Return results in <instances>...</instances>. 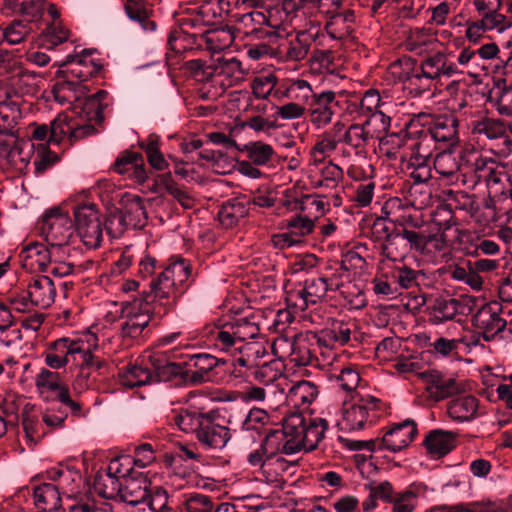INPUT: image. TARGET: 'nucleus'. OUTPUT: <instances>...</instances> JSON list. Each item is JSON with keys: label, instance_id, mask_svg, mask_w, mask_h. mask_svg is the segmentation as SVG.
<instances>
[{"label": "nucleus", "instance_id": "1", "mask_svg": "<svg viewBox=\"0 0 512 512\" xmlns=\"http://www.w3.org/2000/svg\"><path fill=\"white\" fill-rule=\"evenodd\" d=\"M95 324L76 332L72 337H60L50 341L43 352L45 364L59 370L70 364V369L76 372L74 387L80 391L93 386L91 377L96 371V333Z\"/></svg>", "mask_w": 512, "mask_h": 512}, {"label": "nucleus", "instance_id": "2", "mask_svg": "<svg viewBox=\"0 0 512 512\" xmlns=\"http://www.w3.org/2000/svg\"><path fill=\"white\" fill-rule=\"evenodd\" d=\"M260 328L257 323L248 318L235 319L215 326L210 331V341L215 350L233 358V365L253 368L257 360L263 356V348L248 340L257 337Z\"/></svg>", "mask_w": 512, "mask_h": 512}, {"label": "nucleus", "instance_id": "3", "mask_svg": "<svg viewBox=\"0 0 512 512\" xmlns=\"http://www.w3.org/2000/svg\"><path fill=\"white\" fill-rule=\"evenodd\" d=\"M191 276V264L181 257H171L169 264L150 282V292H142L133 298V305L139 310L144 305L155 302L163 308V314L169 313L188 287Z\"/></svg>", "mask_w": 512, "mask_h": 512}, {"label": "nucleus", "instance_id": "4", "mask_svg": "<svg viewBox=\"0 0 512 512\" xmlns=\"http://www.w3.org/2000/svg\"><path fill=\"white\" fill-rule=\"evenodd\" d=\"M463 161V183L475 188L479 183H484L490 198L509 197L510 176L506 166L496 159L475 151L473 148H465L461 152Z\"/></svg>", "mask_w": 512, "mask_h": 512}, {"label": "nucleus", "instance_id": "5", "mask_svg": "<svg viewBox=\"0 0 512 512\" xmlns=\"http://www.w3.org/2000/svg\"><path fill=\"white\" fill-rule=\"evenodd\" d=\"M217 411L203 412L196 408L182 409L174 418L185 433L195 435L204 449L221 450L231 438L229 427L219 423Z\"/></svg>", "mask_w": 512, "mask_h": 512}, {"label": "nucleus", "instance_id": "6", "mask_svg": "<svg viewBox=\"0 0 512 512\" xmlns=\"http://www.w3.org/2000/svg\"><path fill=\"white\" fill-rule=\"evenodd\" d=\"M317 139L322 143L321 147L324 148L326 154L329 151L335 152L339 145L343 144L344 147L339 150V154L343 158L351 156L350 149L354 151L355 155L365 154L367 146L372 140L362 123L351 124L346 128L340 121L318 135Z\"/></svg>", "mask_w": 512, "mask_h": 512}, {"label": "nucleus", "instance_id": "7", "mask_svg": "<svg viewBox=\"0 0 512 512\" xmlns=\"http://www.w3.org/2000/svg\"><path fill=\"white\" fill-rule=\"evenodd\" d=\"M389 406L381 399L366 395L345 402L337 426L343 431L361 430L374 425L388 414Z\"/></svg>", "mask_w": 512, "mask_h": 512}, {"label": "nucleus", "instance_id": "8", "mask_svg": "<svg viewBox=\"0 0 512 512\" xmlns=\"http://www.w3.org/2000/svg\"><path fill=\"white\" fill-rule=\"evenodd\" d=\"M279 14L280 24L285 31L286 27L303 29L314 36H321L326 40L322 29L323 15L318 8L316 0H285L280 8L275 9Z\"/></svg>", "mask_w": 512, "mask_h": 512}, {"label": "nucleus", "instance_id": "9", "mask_svg": "<svg viewBox=\"0 0 512 512\" xmlns=\"http://www.w3.org/2000/svg\"><path fill=\"white\" fill-rule=\"evenodd\" d=\"M286 431L290 440L289 448L297 453L301 450H315L323 440L328 429V422L321 417L305 416L302 413H292L285 419Z\"/></svg>", "mask_w": 512, "mask_h": 512}, {"label": "nucleus", "instance_id": "10", "mask_svg": "<svg viewBox=\"0 0 512 512\" xmlns=\"http://www.w3.org/2000/svg\"><path fill=\"white\" fill-rule=\"evenodd\" d=\"M315 340L312 332L295 341L279 337L273 342L272 349L274 354L280 358L289 356L291 362L297 366L324 365V349Z\"/></svg>", "mask_w": 512, "mask_h": 512}, {"label": "nucleus", "instance_id": "11", "mask_svg": "<svg viewBox=\"0 0 512 512\" xmlns=\"http://www.w3.org/2000/svg\"><path fill=\"white\" fill-rule=\"evenodd\" d=\"M293 32H285L276 35V58L283 61L298 62L305 59L311 45L324 46L325 39L314 36L303 29H292Z\"/></svg>", "mask_w": 512, "mask_h": 512}, {"label": "nucleus", "instance_id": "12", "mask_svg": "<svg viewBox=\"0 0 512 512\" xmlns=\"http://www.w3.org/2000/svg\"><path fill=\"white\" fill-rule=\"evenodd\" d=\"M73 222L63 205L48 209L38 221L40 235L51 247L66 245L72 236Z\"/></svg>", "mask_w": 512, "mask_h": 512}, {"label": "nucleus", "instance_id": "13", "mask_svg": "<svg viewBox=\"0 0 512 512\" xmlns=\"http://www.w3.org/2000/svg\"><path fill=\"white\" fill-rule=\"evenodd\" d=\"M322 143L316 138L315 143L309 152V166L311 173H315L318 178L314 180L317 187L335 189L344 178L343 169L332 160L327 159L334 153L329 151L324 153Z\"/></svg>", "mask_w": 512, "mask_h": 512}, {"label": "nucleus", "instance_id": "14", "mask_svg": "<svg viewBox=\"0 0 512 512\" xmlns=\"http://www.w3.org/2000/svg\"><path fill=\"white\" fill-rule=\"evenodd\" d=\"M328 285L322 276L310 277L286 291L285 302L294 313L305 311L310 305L323 301Z\"/></svg>", "mask_w": 512, "mask_h": 512}, {"label": "nucleus", "instance_id": "15", "mask_svg": "<svg viewBox=\"0 0 512 512\" xmlns=\"http://www.w3.org/2000/svg\"><path fill=\"white\" fill-rule=\"evenodd\" d=\"M35 387L40 397L46 401H49L50 398L51 400H59L70 409L72 415H80V403L71 398L69 388L58 372L42 368L35 377Z\"/></svg>", "mask_w": 512, "mask_h": 512}, {"label": "nucleus", "instance_id": "16", "mask_svg": "<svg viewBox=\"0 0 512 512\" xmlns=\"http://www.w3.org/2000/svg\"><path fill=\"white\" fill-rule=\"evenodd\" d=\"M355 324L343 319H331L320 331L313 333L315 342L323 347V364H330L335 357L334 350L351 340Z\"/></svg>", "mask_w": 512, "mask_h": 512}, {"label": "nucleus", "instance_id": "17", "mask_svg": "<svg viewBox=\"0 0 512 512\" xmlns=\"http://www.w3.org/2000/svg\"><path fill=\"white\" fill-rule=\"evenodd\" d=\"M305 109L309 123L316 129H323L341 113L342 105L335 91L319 90Z\"/></svg>", "mask_w": 512, "mask_h": 512}, {"label": "nucleus", "instance_id": "18", "mask_svg": "<svg viewBox=\"0 0 512 512\" xmlns=\"http://www.w3.org/2000/svg\"><path fill=\"white\" fill-rule=\"evenodd\" d=\"M328 285V291H339L354 308L365 306L364 294L350 281L349 272L339 261L330 262L321 274Z\"/></svg>", "mask_w": 512, "mask_h": 512}, {"label": "nucleus", "instance_id": "19", "mask_svg": "<svg viewBox=\"0 0 512 512\" xmlns=\"http://www.w3.org/2000/svg\"><path fill=\"white\" fill-rule=\"evenodd\" d=\"M456 225L453 211L448 206H439L427 225L425 254L442 252L448 247L446 231Z\"/></svg>", "mask_w": 512, "mask_h": 512}, {"label": "nucleus", "instance_id": "20", "mask_svg": "<svg viewBox=\"0 0 512 512\" xmlns=\"http://www.w3.org/2000/svg\"><path fill=\"white\" fill-rule=\"evenodd\" d=\"M503 307L497 301L484 304L472 317V325L486 342L494 340L506 328L507 321L502 317Z\"/></svg>", "mask_w": 512, "mask_h": 512}, {"label": "nucleus", "instance_id": "21", "mask_svg": "<svg viewBox=\"0 0 512 512\" xmlns=\"http://www.w3.org/2000/svg\"><path fill=\"white\" fill-rule=\"evenodd\" d=\"M381 213L398 229H420L429 224L424 221L417 206L398 197L387 199L382 205Z\"/></svg>", "mask_w": 512, "mask_h": 512}, {"label": "nucleus", "instance_id": "22", "mask_svg": "<svg viewBox=\"0 0 512 512\" xmlns=\"http://www.w3.org/2000/svg\"><path fill=\"white\" fill-rule=\"evenodd\" d=\"M146 218V210L143 200L137 195H127L123 200L121 212L115 208L105 221L108 233H120L128 225L137 226Z\"/></svg>", "mask_w": 512, "mask_h": 512}, {"label": "nucleus", "instance_id": "23", "mask_svg": "<svg viewBox=\"0 0 512 512\" xmlns=\"http://www.w3.org/2000/svg\"><path fill=\"white\" fill-rule=\"evenodd\" d=\"M185 377L189 378L192 384H201L212 380V371L219 364L225 361L208 353H182Z\"/></svg>", "mask_w": 512, "mask_h": 512}, {"label": "nucleus", "instance_id": "24", "mask_svg": "<svg viewBox=\"0 0 512 512\" xmlns=\"http://www.w3.org/2000/svg\"><path fill=\"white\" fill-rule=\"evenodd\" d=\"M431 118V114L418 113L405 124L403 129L398 132L389 131L380 139V149L389 158H395L396 153L401 148H409V141L411 137L417 133V128L421 126V121L425 120L428 123V119Z\"/></svg>", "mask_w": 512, "mask_h": 512}, {"label": "nucleus", "instance_id": "25", "mask_svg": "<svg viewBox=\"0 0 512 512\" xmlns=\"http://www.w3.org/2000/svg\"><path fill=\"white\" fill-rule=\"evenodd\" d=\"M418 376L425 382L429 397L435 401L447 399L463 391V385L455 378L445 376L436 370L418 373Z\"/></svg>", "mask_w": 512, "mask_h": 512}, {"label": "nucleus", "instance_id": "26", "mask_svg": "<svg viewBox=\"0 0 512 512\" xmlns=\"http://www.w3.org/2000/svg\"><path fill=\"white\" fill-rule=\"evenodd\" d=\"M91 54V50H84L80 55H76L64 63L60 68L61 74H65L66 77L76 81L87 92L91 91V86L87 82L92 80L96 74V62L92 58L87 59Z\"/></svg>", "mask_w": 512, "mask_h": 512}, {"label": "nucleus", "instance_id": "27", "mask_svg": "<svg viewBox=\"0 0 512 512\" xmlns=\"http://www.w3.org/2000/svg\"><path fill=\"white\" fill-rule=\"evenodd\" d=\"M417 435V424L410 419L394 423L385 431L379 442V448L398 452L406 448Z\"/></svg>", "mask_w": 512, "mask_h": 512}, {"label": "nucleus", "instance_id": "28", "mask_svg": "<svg viewBox=\"0 0 512 512\" xmlns=\"http://www.w3.org/2000/svg\"><path fill=\"white\" fill-rule=\"evenodd\" d=\"M168 49L175 54L193 52L202 49L199 27L185 25V17L181 18L179 28L170 31L167 39Z\"/></svg>", "mask_w": 512, "mask_h": 512}, {"label": "nucleus", "instance_id": "29", "mask_svg": "<svg viewBox=\"0 0 512 512\" xmlns=\"http://www.w3.org/2000/svg\"><path fill=\"white\" fill-rule=\"evenodd\" d=\"M432 117L427 121L430 126L425 132L431 136V139L442 145L443 149L454 147L459 142L458 136V119L454 116H441L430 122ZM425 120L421 121V125H425Z\"/></svg>", "mask_w": 512, "mask_h": 512}, {"label": "nucleus", "instance_id": "30", "mask_svg": "<svg viewBox=\"0 0 512 512\" xmlns=\"http://www.w3.org/2000/svg\"><path fill=\"white\" fill-rule=\"evenodd\" d=\"M398 68L402 70L398 80L415 95H421L430 89L433 79L420 72L416 61L411 58L399 60L392 65L393 70Z\"/></svg>", "mask_w": 512, "mask_h": 512}, {"label": "nucleus", "instance_id": "31", "mask_svg": "<svg viewBox=\"0 0 512 512\" xmlns=\"http://www.w3.org/2000/svg\"><path fill=\"white\" fill-rule=\"evenodd\" d=\"M228 0H202L195 13L185 17V25L199 27L213 24L217 18H222L229 11Z\"/></svg>", "mask_w": 512, "mask_h": 512}, {"label": "nucleus", "instance_id": "32", "mask_svg": "<svg viewBox=\"0 0 512 512\" xmlns=\"http://www.w3.org/2000/svg\"><path fill=\"white\" fill-rule=\"evenodd\" d=\"M283 206L289 212L304 214L310 220H317L330 209V204L321 196L306 194L300 198L287 199Z\"/></svg>", "mask_w": 512, "mask_h": 512}, {"label": "nucleus", "instance_id": "33", "mask_svg": "<svg viewBox=\"0 0 512 512\" xmlns=\"http://www.w3.org/2000/svg\"><path fill=\"white\" fill-rule=\"evenodd\" d=\"M510 131V121L506 122L500 118L482 116L472 121L471 132L473 135L484 136L489 140L505 138L504 144L510 148L512 140L508 138L507 131Z\"/></svg>", "mask_w": 512, "mask_h": 512}, {"label": "nucleus", "instance_id": "34", "mask_svg": "<svg viewBox=\"0 0 512 512\" xmlns=\"http://www.w3.org/2000/svg\"><path fill=\"white\" fill-rule=\"evenodd\" d=\"M147 360L154 375V382H168L177 377H185L183 362H173L161 352L151 353Z\"/></svg>", "mask_w": 512, "mask_h": 512}, {"label": "nucleus", "instance_id": "35", "mask_svg": "<svg viewBox=\"0 0 512 512\" xmlns=\"http://www.w3.org/2000/svg\"><path fill=\"white\" fill-rule=\"evenodd\" d=\"M27 295L35 307L46 309L55 301L56 287L48 276H35L27 286Z\"/></svg>", "mask_w": 512, "mask_h": 512}, {"label": "nucleus", "instance_id": "36", "mask_svg": "<svg viewBox=\"0 0 512 512\" xmlns=\"http://www.w3.org/2000/svg\"><path fill=\"white\" fill-rule=\"evenodd\" d=\"M356 13L353 9L345 8L325 21L324 30L333 40L348 38L356 27Z\"/></svg>", "mask_w": 512, "mask_h": 512}, {"label": "nucleus", "instance_id": "37", "mask_svg": "<svg viewBox=\"0 0 512 512\" xmlns=\"http://www.w3.org/2000/svg\"><path fill=\"white\" fill-rule=\"evenodd\" d=\"M466 299H458L451 296H439L435 298L430 312V321L440 324L453 320L458 314H464L467 304Z\"/></svg>", "mask_w": 512, "mask_h": 512}, {"label": "nucleus", "instance_id": "38", "mask_svg": "<svg viewBox=\"0 0 512 512\" xmlns=\"http://www.w3.org/2000/svg\"><path fill=\"white\" fill-rule=\"evenodd\" d=\"M47 478L55 484L58 491L62 495L72 497L76 495L79 490V483L82 476L79 471L70 466L59 465L46 472Z\"/></svg>", "mask_w": 512, "mask_h": 512}, {"label": "nucleus", "instance_id": "39", "mask_svg": "<svg viewBox=\"0 0 512 512\" xmlns=\"http://www.w3.org/2000/svg\"><path fill=\"white\" fill-rule=\"evenodd\" d=\"M418 66L421 73L433 80L440 76L451 77L464 73V70H460L457 64L450 61L448 55L443 52H437L426 57Z\"/></svg>", "mask_w": 512, "mask_h": 512}, {"label": "nucleus", "instance_id": "40", "mask_svg": "<svg viewBox=\"0 0 512 512\" xmlns=\"http://www.w3.org/2000/svg\"><path fill=\"white\" fill-rule=\"evenodd\" d=\"M150 485V480L142 472L135 473L123 482L120 500L136 506L148 498Z\"/></svg>", "mask_w": 512, "mask_h": 512}, {"label": "nucleus", "instance_id": "41", "mask_svg": "<svg viewBox=\"0 0 512 512\" xmlns=\"http://www.w3.org/2000/svg\"><path fill=\"white\" fill-rule=\"evenodd\" d=\"M113 167L119 174H125L131 171V178L139 184L145 183L148 179L144 159L141 153L126 150L116 159Z\"/></svg>", "mask_w": 512, "mask_h": 512}, {"label": "nucleus", "instance_id": "42", "mask_svg": "<svg viewBox=\"0 0 512 512\" xmlns=\"http://www.w3.org/2000/svg\"><path fill=\"white\" fill-rule=\"evenodd\" d=\"M456 436L457 434L452 431L434 429L425 436L423 445L428 454L440 458L455 448Z\"/></svg>", "mask_w": 512, "mask_h": 512}, {"label": "nucleus", "instance_id": "43", "mask_svg": "<svg viewBox=\"0 0 512 512\" xmlns=\"http://www.w3.org/2000/svg\"><path fill=\"white\" fill-rule=\"evenodd\" d=\"M20 258L23 267L31 271L44 272L51 263L48 247L39 242H33L24 247L20 252Z\"/></svg>", "mask_w": 512, "mask_h": 512}, {"label": "nucleus", "instance_id": "44", "mask_svg": "<svg viewBox=\"0 0 512 512\" xmlns=\"http://www.w3.org/2000/svg\"><path fill=\"white\" fill-rule=\"evenodd\" d=\"M202 48L217 53L229 48L235 40L232 27L221 26L213 29L201 30Z\"/></svg>", "mask_w": 512, "mask_h": 512}, {"label": "nucleus", "instance_id": "45", "mask_svg": "<svg viewBox=\"0 0 512 512\" xmlns=\"http://www.w3.org/2000/svg\"><path fill=\"white\" fill-rule=\"evenodd\" d=\"M78 113L81 117L86 118L87 123L73 125L70 144L95 133L96 94H90L85 97L84 102L81 104V110H78Z\"/></svg>", "mask_w": 512, "mask_h": 512}, {"label": "nucleus", "instance_id": "46", "mask_svg": "<svg viewBox=\"0 0 512 512\" xmlns=\"http://www.w3.org/2000/svg\"><path fill=\"white\" fill-rule=\"evenodd\" d=\"M433 143L435 142L431 139V136L419 126L417 133H415L409 141V165H420L425 162L429 163L433 153Z\"/></svg>", "mask_w": 512, "mask_h": 512}, {"label": "nucleus", "instance_id": "47", "mask_svg": "<svg viewBox=\"0 0 512 512\" xmlns=\"http://www.w3.org/2000/svg\"><path fill=\"white\" fill-rule=\"evenodd\" d=\"M74 225L83 244L88 249L96 248V209L73 212Z\"/></svg>", "mask_w": 512, "mask_h": 512}, {"label": "nucleus", "instance_id": "48", "mask_svg": "<svg viewBox=\"0 0 512 512\" xmlns=\"http://www.w3.org/2000/svg\"><path fill=\"white\" fill-rule=\"evenodd\" d=\"M479 400L472 395L451 400L447 406L449 417L456 422H470L477 417Z\"/></svg>", "mask_w": 512, "mask_h": 512}, {"label": "nucleus", "instance_id": "49", "mask_svg": "<svg viewBox=\"0 0 512 512\" xmlns=\"http://www.w3.org/2000/svg\"><path fill=\"white\" fill-rule=\"evenodd\" d=\"M78 92H84L83 88L76 81L66 77L65 74H61L59 70L56 82L52 87L54 99L60 104L71 103L75 100L78 102L76 108L81 110V104L84 100H81Z\"/></svg>", "mask_w": 512, "mask_h": 512}, {"label": "nucleus", "instance_id": "50", "mask_svg": "<svg viewBox=\"0 0 512 512\" xmlns=\"http://www.w3.org/2000/svg\"><path fill=\"white\" fill-rule=\"evenodd\" d=\"M249 213L248 201L232 198L224 202L218 212V219L225 228L236 226Z\"/></svg>", "mask_w": 512, "mask_h": 512}, {"label": "nucleus", "instance_id": "51", "mask_svg": "<svg viewBox=\"0 0 512 512\" xmlns=\"http://www.w3.org/2000/svg\"><path fill=\"white\" fill-rule=\"evenodd\" d=\"M433 165L440 177L445 179L449 184H453L459 180L460 171L465 172L463 163L460 164L453 152L447 151L446 149L435 156Z\"/></svg>", "mask_w": 512, "mask_h": 512}, {"label": "nucleus", "instance_id": "52", "mask_svg": "<svg viewBox=\"0 0 512 512\" xmlns=\"http://www.w3.org/2000/svg\"><path fill=\"white\" fill-rule=\"evenodd\" d=\"M61 492L53 483H42L34 488V504L40 512H52L61 507Z\"/></svg>", "mask_w": 512, "mask_h": 512}, {"label": "nucleus", "instance_id": "53", "mask_svg": "<svg viewBox=\"0 0 512 512\" xmlns=\"http://www.w3.org/2000/svg\"><path fill=\"white\" fill-rule=\"evenodd\" d=\"M426 487L419 483H412L403 491L396 492L392 504L393 512H413L420 496H424Z\"/></svg>", "mask_w": 512, "mask_h": 512}, {"label": "nucleus", "instance_id": "54", "mask_svg": "<svg viewBox=\"0 0 512 512\" xmlns=\"http://www.w3.org/2000/svg\"><path fill=\"white\" fill-rule=\"evenodd\" d=\"M318 388L310 381L302 380L295 383L287 393V401L294 407L306 408L318 396Z\"/></svg>", "mask_w": 512, "mask_h": 512}, {"label": "nucleus", "instance_id": "55", "mask_svg": "<svg viewBox=\"0 0 512 512\" xmlns=\"http://www.w3.org/2000/svg\"><path fill=\"white\" fill-rule=\"evenodd\" d=\"M291 466V463L282 455H271L266 460L260 474L268 484L280 486L285 483L284 475Z\"/></svg>", "mask_w": 512, "mask_h": 512}, {"label": "nucleus", "instance_id": "56", "mask_svg": "<svg viewBox=\"0 0 512 512\" xmlns=\"http://www.w3.org/2000/svg\"><path fill=\"white\" fill-rule=\"evenodd\" d=\"M261 444L271 455H292L295 454L294 449L288 447L290 440L286 431V423L283 420L282 429L269 431Z\"/></svg>", "mask_w": 512, "mask_h": 512}, {"label": "nucleus", "instance_id": "57", "mask_svg": "<svg viewBox=\"0 0 512 512\" xmlns=\"http://www.w3.org/2000/svg\"><path fill=\"white\" fill-rule=\"evenodd\" d=\"M239 150L245 153L249 161L255 165L265 166L273 162L277 156L274 148L262 141H251L246 143Z\"/></svg>", "mask_w": 512, "mask_h": 512}, {"label": "nucleus", "instance_id": "58", "mask_svg": "<svg viewBox=\"0 0 512 512\" xmlns=\"http://www.w3.org/2000/svg\"><path fill=\"white\" fill-rule=\"evenodd\" d=\"M39 416L40 414L34 404L26 403L24 405L22 412V426L27 438L31 441H38L46 434L43 427L44 423L43 421H40Z\"/></svg>", "mask_w": 512, "mask_h": 512}, {"label": "nucleus", "instance_id": "59", "mask_svg": "<svg viewBox=\"0 0 512 512\" xmlns=\"http://www.w3.org/2000/svg\"><path fill=\"white\" fill-rule=\"evenodd\" d=\"M138 146L145 152L147 161L153 169L164 171L168 168L169 164L160 151V137L158 135L150 134L145 140L139 141Z\"/></svg>", "mask_w": 512, "mask_h": 512}, {"label": "nucleus", "instance_id": "60", "mask_svg": "<svg viewBox=\"0 0 512 512\" xmlns=\"http://www.w3.org/2000/svg\"><path fill=\"white\" fill-rule=\"evenodd\" d=\"M120 382L123 386L134 388L154 382V375L151 367L138 364L128 366L123 372L119 373Z\"/></svg>", "mask_w": 512, "mask_h": 512}, {"label": "nucleus", "instance_id": "61", "mask_svg": "<svg viewBox=\"0 0 512 512\" xmlns=\"http://www.w3.org/2000/svg\"><path fill=\"white\" fill-rule=\"evenodd\" d=\"M4 6L30 22L39 21L43 15V0H4Z\"/></svg>", "mask_w": 512, "mask_h": 512}, {"label": "nucleus", "instance_id": "62", "mask_svg": "<svg viewBox=\"0 0 512 512\" xmlns=\"http://www.w3.org/2000/svg\"><path fill=\"white\" fill-rule=\"evenodd\" d=\"M505 28L507 27L488 17L480 16L479 19L466 21L465 37L469 42L478 43L486 32L492 30L501 32Z\"/></svg>", "mask_w": 512, "mask_h": 512}, {"label": "nucleus", "instance_id": "63", "mask_svg": "<svg viewBox=\"0 0 512 512\" xmlns=\"http://www.w3.org/2000/svg\"><path fill=\"white\" fill-rule=\"evenodd\" d=\"M237 21L240 25L247 28L245 34L258 32L259 28L257 26L264 24L276 29L282 28L280 19H268L264 12L256 10L244 11V13L237 16Z\"/></svg>", "mask_w": 512, "mask_h": 512}, {"label": "nucleus", "instance_id": "64", "mask_svg": "<svg viewBox=\"0 0 512 512\" xmlns=\"http://www.w3.org/2000/svg\"><path fill=\"white\" fill-rule=\"evenodd\" d=\"M124 9L127 16L140 23L145 30L152 31L156 28V23L149 19L151 9L145 0H126Z\"/></svg>", "mask_w": 512, "mask_h": 512}]
</instances>
